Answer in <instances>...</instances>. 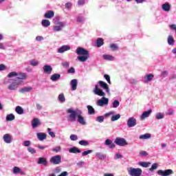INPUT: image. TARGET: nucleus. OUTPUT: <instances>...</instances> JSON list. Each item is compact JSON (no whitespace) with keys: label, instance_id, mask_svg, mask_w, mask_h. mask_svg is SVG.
I'll use <instances>...</instances> for the list:
<instances>
[{"label":"nucleus","instance_id":"1","mask_svg":"<svg viewBox=\"0 0 176 176\" xmlns=\"http://www.w3.org/2000/svg\"><path fill=\"white\" fill-rule=\"evenodd\" d=\"M67 113H70L69 115V120H70V122H75L77 116V122H78V123L82 126L86 125V120H85V118L82 116V111H78L77 113L72 109H68Z\"/></svg>","mask_w":176,"mask_h":176},{"label":"nucleus","instance_id":"2","mask_svg":"<svg viewBox=\"0 0 176 176\" xmlns=\"http://www.w3.org/2000/svg\"><path fill=\"white\" fill-rule=\"evenodd\" d=\"M94 94H96V96L102 97L101 99H99L97 101V104L99 107H104V105H108V102H109V100L108 98H105V93L104 91H102V89L98 88V85H95V88L94 89Z\"/></svg>","mask_w":176,"mask_h":176},{"label":"nucleus","instance_id":"3","mask_svg":"<svg viewBox=\"0 0 176 176\" xmlns=\"http://www.w3.org/2000/svg\"><path fill=\"white\" fill-rule=\"evenodd\" d=\"M128 174L131 176H141L142 175V169L140 168L130 167L127 168Z\"/></svg>","mask_w":176,"mask_h":176},{"label":"nucleus","instance_id":"4","mask_svg":"<svg viewBox=\"0 0 176 176\" xmlns=\"http://www.w3.org/2000/svg\"><path fill=\"white\" fill-rule=\"evenodd\" d=\"M114 142L119 146H126V145H128L127 141L123 138H116Z\"/></svg>","mask_w":176,"mask_h":176},{"label":"nucleus","instance_id":"5","mask_svg":"<svg viewBox=\"0 0 176 176\" xmlns=\"http://www.w3.org/2000/svg\"><path fill=\"white\" fill-rule=\"evenodd\" d=\"M76 54L78 56H89V51L83 47H78L76 50Z\"/></svg>","mask_w":176,"mask_h":176},{"label":"nucleus","instance_id":"6","mask_svg":"<svg viewBox=\"0 0 176 176\" xmlns=\"http://www.w3.org/2000/svg\"><path fill=\"white\" fill-rule=\"evenodd\" d=\"M50 163L52 164H60L61 163V155H54L50 160Z\"/></svg>","mask_w":176,"mask_h":176},{"label":"nucleus","instance_id":"7","mask_svg":"<svg viewBox=\"0 0 176 176\" xmlns=\"http://www.w3.org/2000/svg\"><path fill=\"white\" fill-rule=\"evenodd\" d=\"M158 175H162V176H168L171 175V174H174V172L171 169H166L165 170H159L157 171Z\"/></svg>","mask_w":176,"mask_h":176},{"label":"nucleus","instance_id":"8","mask_svg":"<svg viewBox=\"0 0 176 176\" xmlns=\"http://www.w3.org/2000/svg\"><path fill=\"white\" fill-rule=\"evenodd\" d=\"M137 125V120L134 118H129L127 121L128 127H134Z\"/></svg>","mask_w":176,"mask_h":176},{"label":"nucleus","instance_id":"9","mask_svg":"<svg viewBox=\"0 0 176 176\" xmlns=\"http://www.w3.org/2000/svg\"><path fill=\"white\" fill-rule=\"evenodd\" d=\"M98 84L100 85V87L106 91L107 93H109V87L108 86V84L102 80H99Z\"/></svg>","mask_w":176,"mask_h":176},{"label":"nucleus","instance_id":"10","mask_svg":"<svg viewBox=\"0 0 176 176\" xmlns=\"http://www.w3.org/2000/svg\"><path fill=\"white\" fill-rule=\"evenodd\" d=\"M38 126H41V120H39L38 118H34L32 120V126L33 129H36V127H38Z\"/></svg>","mask_w":176,"mask_h":176},{"label":"nucleus","instance_id":"11","mask_svg":"<svg viewBox=\"0 0 176 176\" xmlns=\"http://www.w3.org/2000/svg\"><path fill=\"white\" fill-rule=\"evenodd\" d=\"M151 113H152V109H149L147 111L143 112V113L140 116L141 120H144L145 119H146V118H149Z\"/></svg>","mask_w":176,"mask_h":176},{"label":"nucleus","instance_id":"12","mask_svg":"<svg viewBox=\"0 0 176 176\" xmlns=\"http://www.w3.org/2000/svg\"><path fill=\"white\" fill-rule=\"evenodd\" d=\"M71 50V47L69 45H63L58 49V53H64L65 52H68Z\"/></svg>","mask_w":176,"mask_h":176},{"label":"nucleus","instance_id":"13","mask_svg":"<svg viewBox=\"0 0 176 176\" xmlns=\"http://www.w3.org/2000/svg\"><path fill=\"white\" fill-rule=\"evenodd\" d=\"M104 145H107V146H109L110 149H113V148L116 146V145H115L114 143H113L112 140L109 139H107L105 140Z\"/></svg>","mask_w":176,"mask_h":176},{"label":"nucleus","instance_id":"14","mask_svg":"<svg viewBox=\"0 0 176 176\" xmlns=\"http://www.w3.org/2000/svg\"><path fill=\"white\" fill-rule=\"evenodd\" d=\"M53 71V68L52 67V66L49 65H46L43 67V72H45V74H52V72Z\"/></svg>","mask_w":176,"mask_h":176},{"label":"nucleus","instance_id":"15","mask_svg":"<svg viewBox=\"0 0 176 176\" xmlns=\"http://www.w3.org/2000/svg\"><path fill=\"white\" fill-rule=\"evenodd\" d=\"M155 78V76L152 74H147L144 76V83H148L152 81V79Z\"/></svg>","mask_w":176,"mask_h":176},{"label":"nucleus","instance_id":"16","mask_svg":"<svg viewBox=\"0 0 176 176\" xmlns=\"http://www.w3.org/2000/svg\"><path fill=\"white\" fill-rule=\"evenodd\" d=\"M38 164H43V166H47V160L45 157H38Z\"/></svg>","mask_w":176,"mask_h":176},{"label":"nucleus","instance_id":"17","mask_svg":"<svg viewBox=\"0 0 176 176\" xmlns=\"http://www.w3.org/2000/svg\"><path fill=\"white\" fill-rule=\"evenodd\" d=\"M4 142L6 144H10V142H12V136H10V135H9V133H6L3 135V137Z\"/></svg>","mask_w":176,"mask_h":176},{"label":"nucleus","instance_id":"18","mask_svg":"<svg viewBox=\"0 0 176 176\" xmlns=\"http://www.w3.org/2000/svg\"><path fill=\"white\" fill-rule=\"evenodd\" d=\"M45 19H52L54 17V12L52 10H49L44 14Z\"/></svg>","mask_w":176,"mask_h":176},{"label":"nucleus","instance_id":"19","mask_svg":"<svg viewBox=\"0 0 176 176\" xmlns=\"http://www.w3.org/2000/svg\"><path fill=\"white\" fill-rule=\"evenodd\" d=\"M47 135L44 133H38L37 138L39 141H43V140H46Z\"/></svg>","mask_w":176,"mask_h":176},{"label":"nucleus","instance_id":"20","mask_svg":"<svg viewBox=\"0 0 176 176\" xmlns=\"http://www.w3.org/2000/svg\"><path fill=\"white\" fill-rule=\"evenodd\" d=\"M162 10H164V12H170L171 9V6L168 3H165L162 5Z\"/></svg>","mask_w":176,"mask_h":176},{"label":"nucleus","instance_id":"21","mask_svg":"<svg viewBox=\"0 0 176 176\" xmlns=\"http://www.w3.org/2000/svg\"><path fill=\"white\" fill-rule=\"evenodd\" d=\"M70 83L72 85V90H76V87H78V80L73 79L71 80Z\"/></svg>","mask_w":176,"mask_h":176},{"label":"nucleus","instance_id":"22","mask_svg":"<svg viewBox=\"0 0 176 176\" xmlns=\"http://www.w3.org/2000/svg\"><path fill=\"white\" fill-rule=\"evenodd\" d=\"M69 153H80L82 151L78 147H72L69 149Z\"/></svg>","mask_w":176,"mask_h":176},{"label":"nucleus","instance_id":"23","mask_svg":"<svg viewBox=\"0 0 176 176\" xmlns=\"http://www.w3.org/2000/svg\"><path fill=\"white\" fill-rule=\"evenodd\" d=\"M78 61H80L81 63H85V61L87 60V58H89V55H82L78 56Z\"/></svg>","mask_w":176,"mask_h":176},{"label":"nucleus","instance_id":"24","mask_svg":"<svg viewBox=\"0 0 176 176\" xmlns=\"http://www.w3.org/2000/svg\"><path fill=\"white\" fill-rule=\"evenodd\" d=\"M60 78H61V75L58 74H54L51 76V80H52L53 82H56V80H58Z\"/></svg>","mask_w":176,"mask_h":176},{"label":"nucleus","instance_id":"25","mask_svg":"<svg viewBox=\"0 0 176 176\" xmlns=\"http://www.w3.org/2000/svg\"><path fill=\"white\" fill-rule=\"evenodd\" d=\"M19 83L17 82H12L8 86L9 90H16L19 87Z\"/></svg>","mask_w":176,"mask_h":176},{"label":"nucleus","instance_id":"26","mask_svg":"<svg viewBox=\"0 0 176 176\" xmlns=\"http://www.w3.org/2000/svg\"><path fill=\"white\" fill-rule=\"evenodd\" d=\"M104 45V39L102 38H98L96 40V46L97 47H101Z\"/></svg>","mask_w":176,"mask_h":176},{"label":"nucleus","instance_id":"27","mask_svg":"<svg viewBox=\"0 0 176 176\" xmlns=\"http://www.w3.org/2000/svg\"><path fill=\"white\" fill-rule=\"evenodd\" d=\"M32 90V87H25L19 90L20 93H28Z\"/></svg>","mask_w":176,"mask_h":176},{"label":"nucleus","instance_id":"28","mask_svg":"<svg viewBox=\"0 0 176 176\" xmlns=\"http://www.w3.org/2000/svg\"><path fill=\"white\" fill-rule=\"evenodd\" d=\"M17 76V79H21L22 80L27 79V74L25 73H19Z\"/></svg>","mask_w":176,"mask_h":176},{"label":"nucleus","instance_id":"29","mask_svg":"<svg viewBox=\"0 0 176 176\" xmlns=\"http://www.w3.org/2000/svg\"><path fill=\"white\" fill-rule=\"evenodd\" d=\"M15 111L19 115H23V113H24V109H23V107L20 106H17Z\"/></svg>","mask_w":176,"mask_h":176},{"label":"nucleus","instance_id":"30","mask_svg":"<svg viewBox=\"0 0 176 176\" xmlns=\"http://www.w3.org/2000/svg\"><path fill=\"white\" fill-rule=\"evenodd\" d=\"M87 108L88 109L89 115H94V113H96V110H94V108H93V107L88 105Z\"/></svg>","mask_w":176,"mask_h":176},{"label":"nucleus","instance_id":"31","mask_svg":"<svg viewBox=\"0 0 176 176\" xmlns=\"http://www.w3.org/2000/svg\"><path fill=\"white\" fill-rule=\"evenodd\" d=\"M14 119H16V117L14 115H13V113L8 114L6 116L7 122H12V120H14Z\"/></svg>","mask_w":176,"mask_h":176},{"label":"nucleus","instance_id":"32","mask_svg":"<svg viewBox=\"0 0 176 176\" xmlns=\"http://www.w3.org/2000/svg\"><path fill=\"white\" fill-rule=\"evenodd\" d=\"M41 24L43 25V27H49L50 25V21L47 20V19H43L41 21Z\"/></svg>","mask_w":176,"mask_h":176},{"label":"nucleus","instance_id":"33","mask_svg":"<svg viewBox=\"0 0 176 176\" xmlns=\"http://www.w3.org/2000/svg\"><path fill=\"white\" fill-rule=\"evenodd\" d=\"M96 156H97L100 160H102L104 159H107V155H104L101 153H96Z\"/></svg>","mask_w":176,"mask_h":176},{"label":"nucleus","instance_id":"34","mask_svg":"<svg viewBox=\"0 0 176 176\" xmlns=\"http://www.w3.org/2000/svg\"><path fill=\"white\" fill-rule=\"evenodd\" d=\"M63 27H64V23H63V22H60L58 26L54 27V31H61V28H63Z\"/></svg>","mask_w":176,"mask_h":176},{"label":"nucleus","instance_id":"35","mask_svg":"<svg viewBox=\"0 0 176 176\" xmlns=\"http://www.w3.org/2000/svg\"><path fill=\"white\" fill-rule=\"evenodd\" d=\"M151 138V133H146L140 136V140H148Z\"/></svg>","mask_w":176,"mask_h":176},{"label":"nucleus","instance_id":"36","mask_svg":"<svg viewBox=\"0 0 176 176\" xmlns=\"http://www.w3.org/2000/svg\"><path fill=\"white\" fill-rule=\"evenodd\" d=\"M120 119V114H116L111 116V122H116V120H119Z\"/></svg>","mask_w":176,"mask_h":176},{"label":"nucleus","instance_id":"37","mask_svg":"<svg viewBox=\"0 0 176 176\" xmlns=\"http://www.w3.org/2000/svg\"><path fill=\"white\" fill-rule=\"evenodd\" d=\"M174 42H175V41H174V38L173 37V36L172 35H170V36H168V45H174Z\"/></svg>","mask_w":176,"mask_h":176},{"label":"nucleus","instance_id":"38","mask_svg":"<svg viewBox=\"0 0 176 176\" xmlns=\"http://www.w3.org/2000/svg\"><path fill=\"white\" fill-rule=\"evenodd\" d=\"M103 58H104V60H109L110 61H112L114 60L113 56H112L111 55H107V54L103 55Z\"/></svg>","mask_w":176,"mask_h":176},{"label":"nucleus","instance_id":"39","mask_svg":"<svg viewBox=\"0 0 176 176\" xmlns=\"http://www.w3.org/2000/svg\"><path fill=\"white\" fill-rule=\"evenodd\" d=\"M58 100L60 102H65V96H64V94H60L58 95Z\"/></svg>","mask_w":176,"mask_h":176},{"label":"nucleus","instance_id":"40","mask_svg":"<svg viewBox=\"0 0 176 176\" xmlns=\"http://www.w3.org/2000/svg\"><path fill=\"white\" fill-rule=\"evenodd\" d=\"M139 165L141 166L142 167H148V166H151V162H140L139 163Z\"/></svg>","mask_w":176,"mask_h":176},{"label":"nucleus","instance_id":"41","mask_svg":"<svg viewBox=\"0 0 176 176\" xmlns=\"http://www.w3.org/2000/svg\"><path fill=\"white\" fill-rule=\"evenodd\" d=\"M19 74L16 72H12L8 74V78H14V76H17Z\"/></svg>","mask_w":176,"mask_h":176},{"label":"nucleus","instance_id":"42","mask_svg":"<svg viewBox=\"0 0 176 176\" xmlns=\"http://www.w3.org/2000/svg\"><path fill=\"white\" fill-rule=\"evenodd\" d=\"M39 64V62L35 59L31 60H30V65L32 67H36Z\"/></svg>","mask_w":176,"mask_h":176},{"label":"nucleus","instance_id":"43","mask_svg":"<svg viewBox=\"0 0 176 176\" xmlns=\"http://www.w3.org/2000/svg\"><path fill=\"white\" fill-rule=\"evenodd\" d=\"M78 144L82 146H87V145H89V142L87 140H80L78 142Z\"/></svg>","mask_w":176,"mask_h":176},{"label":"nucleus","instance_id":"44","mask_svg":"<svg viewBox=\"0 0 176 176\" xmlns=\"http://www.w3.org/2000/svg\"><path fill=\"white\" fill-rule=\"evenodd\" d=\"M13 173H14V174H19V173H21V169L17 166H14L13 168Z\"/></svg>","mask_w":176,"mask_h":176},{"label":"nucleus","instance_id":"45","mask_svg":"<svg viewBox=\"0 0 176 176\" xmlns=\"http://www.w3.org/2000/svg\"><path fill=\"white\" fill-rule=\"evenodd\" d=\"M47 133L52 138H54V137H56V134H54V132L52 131V129L48 128Z\"/></svg>","mask_w":176,"mask_h":176},{"label":"nucleus","instance_id":"46","mask_svg":"<svg viewBox=\"0 0 176 176\" xmlns=\"http://www.w3.org/2000/svg\"><path fill=\"white\" fill-rule=\"evenodd\" d=\"M164 118V115L162 113H158L155 116V119H157V120H160V119H163Z\"/></svg>","mask_w":176,"mask_h":176},{"label":"nucleus","instance_id":"47","mask_svg":"<svg viewBox=\"0 0 176 176\" xmlns=\"http://www.w3.org/2000/svg\"><path fill=\"white\" fill-rule=\"evenodd\" d=\"M110 48L111 49V50H118L119 49V47H118V45H116V44L115 43H112L111 45H110Z\"/></svg>","mask_w":176,"mask_h":176},{"label":"nucleus","instance_id":"48","mask_svg":"<svg viewBox=\"0 0 176 176\" xmlns=\"http://www.w3.org/2000/svg\"><path fill=\"white\" fill-rule=\"evenodd\" d=\"M96 120L97 122H99V123H102V122H104V116H98L96 118Z\"/></svg>","mask_w":176,"mask_h":176},{"label":"nucleus","instance_id":"49","mask_svg":"<svg viewBox=\"0 0 176 176\" xmlns=\"http://www.w3.org/2000/svg\"><path fill=\"white\" fill-rule=\"evenodd\" d=\"M28 152H30V153H32V155H34V153H36V151L35 150V148H32V147H29L28 148Z\"/></svg>","mask_w":176,"mask_h":176},{"label":"nucleus","instance_id":"50","mask_svg":"<svg viewBox=\"0 0 176 176\" xmlns=\"http://www.w3.org/2000/svg\"><path fill=\"white\" fill-rule=\"evenodd\" d=\"M104 79H106V80H107V82L111 85V77L109 76V75L108 74H104Z\"/></svg>","mask_w":176,"mask_h":176},{"label":"nucleus","instance_id":"51","mask_svg":"<svg viewBox=\"0 0 176 176\" xmlns=\"http://www.w3.org/2000/svg\"><path fill=\"white\" fill-rule=\"evenodd\" d=\"M156 168H157V164L155 163L153 164L151 167L149 168L150 171H153V170H156Z\"/></svg>","mask_w":176,"mask_h":176},{"label":"nucleus","instance_id":"52","mask_svg":"<svg viewBox=\"0 0 176 176\" xmlns=\"http://www.w3.org/2000/svg\"><path fill=\"white\" fill-rule=\"evenodd\" d=\"M120 104V103L118 102V100H114L113 102V108H118V107H119Z\"/></svg>","mask_w":176,"mask_h":176},{"label":"nucleus","instance_id":"53","mask_svg":"<svg viewBox=\"0 0 176 176\" xmlns=\"http://www.w3.org/2000/svg\"><path fill=\"white\" fill-rule=\"evenodd\" d=\"M62 66L63 68H69V62H63Z\"/></svg>","mask_w":176,"mask_h":176},{"label":"nucleus","instance_id":"54","mask_svg":"<svg viewBox=\"0 0 176 176\" xmlns=\"http://www.w3.org/2000/svg\"><path fill=\"white\" fill-rule=\"evenodd\" d=\"M52 151L54 152H56V153L60 152L61 151V146H56V147H54Z\"/></svg>","mask_w":176,"mask_h":176},{"label":"nucleus","instance_id":"55","mask_svg":"<svg viewBox=\"0 0 176 176\" xmlns=\"http://www.w3.org/2000/svg\"><path fill=\"white\" fill-rule=\"evenodd\" d=\"M93 153V151L91 150H88V151H84L82 153V156H87V155H89V153Z\"/></svg>","mask_w":176,"mask_h":176},{"label":"nucleus","instance_id":"56","mask_svg":"<svg viewBox=\"0 0 176 176\" xmlns=\"http://www.w3.org/2000/svg\"><path fill=\"white\" fill-rule=\"evenodd\" d=\"M70 140L72 141H76L78 140V135H74V134L71 135H70Z\"/></svg>","mask_w":176,"mask_h":176},{"label":"nucleus","instance_id":"57","mask_svg":"<svg viewBox=\"0 0 176 176\" xmlns=\"http://www.w3.org/2000/svg\"><path fill=\"white\" fill-rule=\"evenodd\" d=\"M67 74H75V68L70 67V69L67 70Z\"/></svg>","mask_w":176,"mask_h":176},{"label":"nucleus","instance_id":"58","mask_svg":"<svg viewBox=\"0 0 176 176\" xmlns=\"http://www.w3.org/2000/svg\"><path fill=\"white\" fill-rule=\"evenodd\" d=\"M23 145L24 146H30V145H31V141L27 140L23 142Z\"/></svg>","mask_w":176,"mask_h":176},{"label":"nucleus","instance_id":"59","mask_svg":"<svg viewBox=\"0 0 176 176\" xmlns=\"http://www.w3.org/2000/svg\"><path fill=\"white\" fill-rule=\"evenodd\" d=\"M140 155L141 156H148V152H146L145 151H142L140 152Z\"/></svg>","mask_w":176,"mask_h":176},{"label":"nucleus","instance_id":"60","mask_svg":"<svg viewBox=\"0 0 176 176\" xmlns=\"http://www.w3.org/2000/svg\"><path fill=\"white\" fill-rule=\"evenodd\" d=\"M166 115L168 116L174 115V111L171 109H168V112L166 113Z\"/></svg>","mask_w":176,"mask_h":176},{"label":"nucleus","instance_id":"61","mask_svg":"<svg viewBox=\"0 0 176 176\" xmlns=\"http://www.w3.org/2000/svg\"><path fill=\"white\" fill-rule=\"evenodd\" d=\"M6 69V66L4 64L0 65V71H5Z\"/></svg>","mask_w":176,"mask_h":176},{"label":"nucleus","instance_id":"62","mask_svg":"<svg viewBox=\"0 0 176 176\" xmlns=\"http://www.w3.org/2000/svg\"><path fill=\"white\" fill-rule=\"evenodd\" d=\"M78 5H79L80 6L85 5V0H78Z\"/></svg>","mask_w":176,"mask_h":176},{"label":"nucleus","instance_id":"63","mask_svg":"<svg viewBox=\"0 0 176 176\" xmlns=\"http://www.w3.org/2000/svg\"><path fill=\"white\" fill-rule=\"evenodd\" d=\"M67 175H68V172L64 171L62 173H60V175H58V176H67Z\"/></svg>","mask_w":176,"mask_h":176},{"label":"nucleus","instance_id":"64","mask_svg":"<svg viewBox=\"0 0 176 176\" xmlns=\"http://www.w3.org/2000/svg\"><path fill=\"white\" fill-rule=\"evenodd\" d=\"M36 41H43V37L41 36H37L36 37Z\"/></svg>","mask_w":176,"mask_h":176}]
</instances>
